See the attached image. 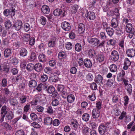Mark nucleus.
Returning a JSON list of instances; mask_svg holds the SVG:
<instances>
[{
  "instance_id": "obj_1",
  "label": "nucleus",
  "mask_w": 135,
  "mask_h": 135,
  "mask_svg": "<svg viewBox=\"0 0 135 135\" xmlns=\"http://www.w3.org/2000/svg\"><path fill=\"white\" fill-rule=\"evenodd\" d=\"M7 107L6 105L3 106L1 109V119H0V121L3 122V121L4 118L6 115L8 113Z\"/></svg>"
},
{
  "instance_id": "obj_2",
  "label": "nucleus",
  "mask_w": 135,
  "mask_h": 135,
  "mask_svg": "<svg viewBox=\"0 0 135 135\" xmlns=\"http://www.w3.org/2000/svg\"><path fill=\"white\" fill-rule=\"evenodd\" d=\"M67 14L66 11L65 10L63 11L61 9H55L53 12V14L55 16H58L61 15L62 16H65Z\"/></svg>"
},
{
  "instance_id": "obj_3",
  "label": "nucleus",
  "mask_w": 135,
  "mask_h": 135,
  "mask_svg": "<svg viewBox=\"0 0 135 135\" xmlns=\"http://www.w3.org/2000/svg\"><path fill=\"white\" fill-rule=\"evenodd\" d=\"M87 40L91 44L96 46L98 45L99 43V40L98 39L95 37L92 38L91 36L88 37Z\"/></svg>"
},
{
  "instance_id": "obj_4",
  "label": "nucleus",
  "mask_w": 135,
  "mask_h": 135,
  "mask_svg": "<svg viewBox=\"0 0 135 135\" xmlns=\"http://www.w3.org/2000/svg\"><path fill=\"white\" fill-rule=\"evenodd\" d=\"M110 57L111 60L114 61H117L119 58V55L118 52L113 50L111 52Z\"/></svg>"
},
{
  "instance_id": "obj_5",
  "label": "nucleus",
  "mask_w": 135,
  "mask_h": 135,
  "mask_svg": "<svg viewBox=\"0 0 135 135\" xmlns=\"http://www.w3.org/2000/svg\"><path fill=\"white\" fill-rule=\"evenodd\" d=\"M3 13L4 15L7 16L9 15L11 16H14L15 13V9L14 8L12 7L9 10H5Z\"/></svg>"
},
{
  "instance_id": "obj_6",
  "label": "nucleus",
  "mask_w": 135,
  "mask_h": 135,
  "mask_svg": "<svg viewBox=\"0 0 135 135\" xmlns=\"http://www.w3.org/2000/svg\"><path fill=\"white\" fill-rule=\"evenodd\" d=\"M62 28L65 31H69L70 30L71 26L70 24L68 22H63L61 25Z\"/></svg>"
},
{
  "instance_id": "obj_7",
  "label": "nucleus",
  "mask_w": 135,
  "mask_h": 135,
  "mask_svg": "<svg viewBox=\"0 0 135 135\" xmlns=\"http://www.w3.org/2000/svg\"><path fill=\"white\" fill-rule=\"evenodd\" d=\"M126 53L128 57L132 58L135 55V50L133 48L128 49L126 50Z\"/></svg>"
},
{
  "instance_id": "obj_8",
  "label": "nucleus",
  "mask_w": 135,
  "mask_h": 135,
  "mask_svg": "<svg viewBox=\"0 0 135 135\" xmlns=\"http://www.w3.org/2000/svg\"><path fill=\"white\" fill-rule=\"evenodd\" d=\"M56 38L55 37H53L49 41L48 44L49 47H53L55 46L56 44Z\"/></svg>"
},
{
  "instance_id": "obj_9",
  "label": "nucleus",
  "mask_w": 135,
  "mask_h": 135,
  "mask_svg": "<svg viewBox=\"0 0 135 135\" xmlns=\"http://www.w3.org/2000/svg\"><path fill=\"white\" fill-rule=\"evenodd\" d=\"M107 127L104 125H100L98 128V131L99 133L101 135H103L106 132Z\"/></svg>"
},
{
  "instance_id": "obj_10",
  "label": "nucleus",
  "mask_w": 135,
  "mask_h": 135,
  "mask_svg": "<svg viewBox=\"0 0 135 135\" xmlns=\"http://www.w3.org/2000/svg\"><path fill=\"white\" fill-rule=\"evenodd\" d=\"M85 16L87 18L90 20H94L95 18V15L94 13L92 11H89L88 12Z\"/></svg>"
},
{
  "instance_id": "obj_11",
  "label": "nucleus",
  "mask_w": 135,
  "mask_h": 135,
  "mask_svg": "<svg viewBox=\"0 0 135 135\" xmlns=\"http://www.w3.org/2000/svg\"><path fill=\"white\" fill-rule=\"evenodd\" d=\"M100 110L97 109H94L92 111V115L94 118H98L100 115Z\"/></svg>"
},
{
  "instance_id": "obj_12",
  "label": "nucleus",
  "mask_w": 135,
  "mask_h": 135,
  "mask_svg": "<svg viewBox=\"0 0 135 135\" xmlns=\"http://www.w3.org/2000/svg\"><path fill=\"white\" fill-rule=\"evenodd\" d=\"M103 78L102 76L100 74L96 75L94 79V81L95 83L98 84H100L102 83Z\"/></svg>"
},
{
  "instance_id": "obj_13",
  "label": "nucleus",
  "mask_w": 135,
  "mask_h": 135,
  "mask_svg": "<svg viewBox=\"0 0 135 135\" xmlns=\"http://www.w3.org/2000/svg\"><path fill=\"white\" fill-rule=\"evenodd\" d=\"M22 25V22L20 20L17 21L15 23L13 27L15 30L18 31L20 29Z\"/></svg>"
},
{
  "instance_id": "obj_14",
  "label": "nucleus",
  "mask_w": 135,
  "mask_h": 135,
  "mask_svg": "<svg viewBox=\"0 0 135 135\" xmlns=\"http://www.w3.org/2000/svg\"><path fill=\"white\" fill-rule=\"evenodd\" d=\"M105 56L102 53L98 54L96 56V59L98 62H101L103 61L104 59Z\"/></svg>"
},
{
  "instance_id": "obj_15",
  "label": "nucleus",
  "mask_w": 135,
  "mask_h": 135,
  "mask_svg": "<svg viewBox=\"0 0 135 135\" xmlns=\"http://www.w3.org/2000/svg\"><path fill=\"white\" fill-rule=\"evenodd\" d=\"M70 125L74 129H76L79 124L78 121L75 119H72L71 120Z\"/></svg>"
},
{
  "instance_id": "obj_16",
  "label": "nucleus",
  "mask_w": 135,
  "mask_h": 135,
  "mask_svg": "<svg viewBox=\"0 0 135 135\" xmlns=\"http://www.w3.org/2000/svg\"><path fill=\"white\" fill-rule=\"evenodd\" d=\"M78 28L79 33L80 34H82L85 31V25L82 23H80L78 25Z\"/></svg>"
},
{
  "instance_id": "obj_17",
  "label": "nucleus",
  "mask_w": 135,
  "mask_h": 135,
  "mask_svg": "<svg viewBox=\"0 0 135 135\" xmlns=\"http://www.w3.org/2000/svg\"><path fill=\"white\" fill-rule=\"evenodd\" d=\"M41 10L43 13L45 14H48L50 11L49 7L48 6L45 5L42 6Z\"/></svg>"
},
{
  "instance_id": "obj_18",
  "label": "nucleus",
  "mask_w": 135,
  "mask_h": 135,
  "mask_svg": "<svg viewBox=\"0 0 135 135\" xmlns=\"http://www.w3.org/2000/svg\"><path fill=\"white\" fill-rule=\"evenodd\" d=\"M84 64L85 67L88 68H90L92 65L91 61L88 59H85L84 60Z\"/></svg>"
},
{
  "instance_id": "obj_19",
  "label": "nucleus",
  "mask_w": 135,
  "mask_h": 135,
  "mask_svg": "<svg viewBox=\"0 0 135 135\" xmlns=\"http://www.w3.org/2000/svg\"><path fill=\"white\" fill-rule=\"evenodd\" d=\"M34 69L37 72H41L42 69V67L41 63H38L34 65Z\"/></svg>"
},
{
  "instance_id": "obj_20",
  "label": "nucleus",
  "mask_w": 135,
  "mask_h": 135,
  "mask_svg": "<svg viewBox=\"0 0 135 135\" xmlns=\"http://www.w3.org/2000/svg\"><path fill=\"white\" fill-rule=\"evenodd\" d=\"M5 118L6 120H9L12 119L14 117L13 112L12 111H10L7 113Z\"/></svg>"
},
{
  "instance_id": "obj_21",
  "label": "nucleus",
  "mask_w": 135,
  "mask_h": 135,
  "mask_svg": "<svg viewBox=\"0 0 135 135\" xmlns=\"http://www.w3.org/2000/svg\"><path fill=\"white\" fill-rule=\"evenodd\" d=\"M29 86L31 88L36 87L37 85V81L35 80H32L30 81L28 83Z\"/></svg>"
},
{
  "instance_id": "obj_22",
  "label": "nucleus",
  "mask_w": 135,
  "mask_h": 135,
  "mask_svg": "<svg viewBox=\"0 0 135 135\" xmlns=\"http://www.w3.org/2000/svg\"><path fill=\"white\" fill-rule=\"evenodd\" d=\"M30 33H25L23 34L22 38L24 41L28 42L30 40Z\"/></svg>"
},
{
  "instance_id": "obj_23",
  "label": "nucleus",
  "mask_w": 135,
  "mask_h": 135,
  "mask_svg": "<svg viewBox=\"0 0 135 135\" xmlns=\"http://www.w3.org/2000/svg\"><path fill=\"white\" fill-rule=\"evenodd\" d=\"M38 60L39 62H44L46 61L45 55L43 54H41L39 55Z\"/></svg>"
},
{
  "instance_id": "obj_24",
  "label": "nucleus",
  "mask_w": 135,
  "mask_h": 135,
  "mask_svg": "<svg viewBox=\"0 0 135 135\" xmlns=\"http://www.w3.org/2000/svg\"><path fill=\"white\" fill-rule=\"evenodd\" d=\"M107 34L109 36L111 37L113 35L114 30L113 28L109 27H108L105 29Z\"/></svg>"
},
{
  "instance_id": "obj_25",
  "label": "nucleus",
  "mask_w": 135,
  "mask_h": 135,
  "mask_svg": "<svg viewBox=\"0 0 135 135\" xmlns=\"http://www.w3.org/2000/svg\"><path fill=\"white\" fill-rule=\"evenodd\" d=\"M44 123L46 125H50L52 123V118L48 117L45 118L44 120Z\"/></svg>"
},
{
  "instance_id": "obj_26",
  "label": "nucleus",
  "mask_w": 135,
  "mask_h": 135,
  "mask_svg": "<svg viewBox=\"0 0 135 135\" xmlns=\"http://www.w3.org/2000/svg\"><path fill=\"white\" fill-rule=\"evenodd\" d=\"M27 97L26 96L23 95L19 98L20 102L21 104L25 103L26 101Z\"/></svg>"
},
{
  "instance_id": "obj_27",
  "label": "nucleus",
  "mask_w": 135,
  "mask_h": 135,
  "mask_svg": "<svg viewBox=\"0 0 135 135\" xmlns=\"http://www.w3.org/2000/svg\"><path fill=\"white\" fill-rule=\"evenodd\" d=\"M75 99V98L74 95L70 94L67 97V100L68 102L70 103L74 102Z\"/></svg>"
},
{
  "instance_id": "obj_28",
  "label": "nucleus",
  "mask_w": 135,
  "mask_h": 135,
  "mask_svg": "<svg viewBox=\"0 0 135 135\" xmlns=\"http://www.w3.org/2000/svg\"><path fill=\"white\" fill-rule=\"evenodd\" d=\"M10 103L13 106L17 105L18 102L17 99L15 98H11L10 100Z\"/></svg>"
},
{
  "instance_id": "obj_29",
  "label": "nucleus",
  "mask_w": 135,
  "mask_h": 135,
  "mask_svg": "<svg viewBox=\"0 0 135 135\" xmlns=\"http://www.w3.org/2000/svg\"><path fill=\"white\" fill-rule=\"evenodd\" d=\"M112 26L114 28L117 27L118 25L117 21L116 18L113 19L111 22Z\"/></svg>"
},
{
  "instance_id": "obj_30",
  "label": "nucleus",
  "mask_w": 135,
  "mask_h": 135,
  "mask_svg": "<svg viewBox=\"0 0 135 135\" xmlns=\"http://www.w3.org/2000/svg\"><path fill=\"white\" fill-rule=\"evenodd\" d=\"M96 54H97L96 52L93 49H90L89 50L88 55L89 57L93 58L95 56Z\"/></svg>"
},
{
  "instance_id": "obj_31",
  "label": "nucleus",
  "mask_w": 135,
  "mask_h": 135,
  "mask_svg": "<svg viewBox=\"0 0 135 135\" xmlns=\"http://www.w3.org/2000/svg\"><path fill=\"white\" fill-rule=\"evenodd\" d=\"M27 51L25 48L22 49L20 51V55L22 56H25L27 55Z\"/></svg>"
},
{
  "instance_id": "obj_32",
  "label": "nucleus",
  "mask_w": 135,
  "mask_h": 135,
  "mask_svg": "<svg viewBox=\"0 0 135 135\" xmlns=\"http://www.w3.org/2000/svg\"><path fill=\"white\" fill-rule=\"evenodd\" d=\"M90 118V115L89 114L85 113L82 116V120L85 121H88Z\"/></svg>"
},
{
  "instance_id": "obj_33",
  "label": "nucleus",
  "mask_w": 135,
  "mask_h": 135,
  "mask_svg": "<svg viewBox=\"0 0 135 135\" xmlns=\"http://www.w3.org/2000/svg\"><path fill=\"white\" fill-rule=\"evenodd\" d=\"M132 26L130 23H128L126 25V30L127 32H130L133 31L132 30Z\"/></svg>"
},
{
  "instance_id": "obj_34",
  "label": "nucleus",
  "mask_w": 135,
  "mask_h": 135,
  "mask_svg": "<svg viewBox=\"0 0 135 135\" xmlns=\"http://www.w3.org/2000/svg\"><path fill=\"white\" fill-rule=\"evenodd\" d=\"M126 90L127 91L128 95L129 96L131 95L132 90V85L131 84H128L126 88Z\"/></svg>"
},
{
  "instance_id": "obj_35",
  "label": "nucleus",
  "mask_w": 135,
  "mask_h": 135,
  "mask_svg": "<svg viewBox=\"0 0 135 135\" xmlns=\"http://www.w3.org/2000/svg\"><path fill=\"white\" fill-rule=\"evenodd\" d=\"M11 50L9 49H6L4 51V55L6 57H8L11 55Z\"/></svg>"
},
{
  "instance_id": "obj_36",
  "label": "nucleus",
  "mask_w": 135,
  "mask_h": 135,
  "mask_svg": "<svg viewBox=\"0 0 135 135\" xmlns=\"http://www.w3.org/2000/svg\"><path fill=\"white\" fill-rule=\"evenodd\" d=\"M40 23L42 25H45L46 22V18L44 17L41 16L40 19L39 20Z\"/></svg>"
},
{
  "instance_id": "obj_37",
  "label": "nucleus",
  "mask_w": 135,
  "mask_h": 135,
  "mask_svg": "<svg viewBox=\"0 0 135 135\" xmlns=\"http://www.w3.org/2000/svg\"><path fill=\"white\" fill-rule=\"evenodd\" d=\"M66 56V53L64 51L60 52L58 54V57L60 59L65 58Z\"/></svg>"
},
{
  "instance_id": "obj_38",
  "label": "nucleus",
  "mask_w": 135,
  "mask_h": 135,
  "mask_svg": "<svg viewBox=\"0 0 135 135\" xmlns=\"http://www.w3.org/2000/svg\"><path fill=\"white\" fill-rule=\"evenodd\" d=\"M60 93L61 94L62 97L64 98H66L67 95L69 94L67 92V89L66 88L65 89Z\"/></svg>"
},
{
  "instance_id": "obj_39",
  "label": "nucleus",
  "mask_w": 135,
  "mask_h": 135,
  "mask_svg": "<svg viewBox=\"0 0 135 135\" xmlns=\"http://www.w3.org/2000/svg\"><path fill=\"white\" fill-rule=\"evenodd\" d=\"M82 132L84 134H86L89 132V128L86 126L84 125L82 129Z\"/></svg>"
},
{
  "instance_id": "obj_40",
  "label": "nucleus",
  "mask_w": 135,
  "mask_h": 135,
  "mask_svg": "<svg viewBox=\"0 0 135 135\" xmlns=\"http://www.w3.org/2000/svg\"><path fill=\"white\" fill-rule=\"evenodd\" d=\"M110 71L112 72H115L117 70V68L116 66L114 64L111 65L109 67Z\"/></svg>"
},
{
  "instance_id": "obj_41",
  "label": "nucleus",
  "mask_w": 135,
  "mask_h": 135,
  "mask_svg": "<svg viewBox=\"0 0 135 135\" xmlns=\"http://www.w3.org/2000/svg\"><path fill=\"white\" fill-rule=\"evenodd\" d=\"M5 26L7 28L9 29L11 27L12 24L11 22L9 20H7L5 22Z\"/></svg>"
},
{
  "instance_id": "obj_42",
  "label": "nucleus",
  "mask_w": 135,
  "mask_h": 135,
  "mask_svg": "<svg viewBox=\"0 0 135 135\" xmlns=\"http://www.w3.org/2000/svg\"><path fill=\"white\" fill-rule=\"evenodd\" d=\"M34 67V65L31 63L28 64L27 66L26 69L28 71H31L33 70Z\"/></svg>"
},
{
  "instance_id": "obj_43",
  "label": "nucleus",
  "mask_w": 135,
  "mask_h": 135,
  "mask_svg": "<svg viewBox=\"0 0 135 135\" xmlns=\"http://www.w3.org/2000/svg\"><path fill=\"white\" fill-rule=\"evenodd\" d=\"M82 49L81 45L79 43L76 44L75 46V49L76 51L79 52L81 51Z\"/></svg>"
},
{
  "instance_id": "obj_44",
  "label": "nucleus",
  "mask_w": 135,
  "mask_h": 135,
  "mask_svg": "<svg viewBox=\"0 0 135 135\" xmlns=\"http://www.w3.org/2000/svg\"><path fill=\"white\" fill-rule=\"evenodd\" d=\"M36 58V54L34 52H32L31 53V55L29 57V59L30 61H33Z\"/></svg>"
},
{
  "instance_id": "obj_45",
  "label": "nucleus",
  "mask_w": 135,
  "mask_h": 135,
  "mask_svg": "<svg viewBox=\"0 0 135 135\" xmlns=\"http://www.w3.org/2000/svg\"><path fill=\"white\" fill-rule=\"evenodd\" d=\"M86 78L88 80L91 81L93 79V76L91 73H90L87 75Z\"/></svg>"
},
{
  "instance_id": "obj_46",
  "label": "nucleus",
  "mask_w": 135,
  "mask_h": 135,
  "mask_svg": "<svg viewBox=\"0 0 135 135\" xmlns=\"http://www.w3.org/2000/svg\"><path fill=\"white\" fill-rule=\"evenodd\" d=\"M24 28L26 32L28 31L30 29V25L27 23H25L24 24Z\"/></svg>"
},
{
  "instance_id": "obj_47",
  "label": "nucleus",
  "mask_w": 135,
  "mask_h": 135,
  "mask_svg": "<svg viewBox=\"0 0 135 135\" xmlns=\"http://www.w3.org/2000/svg\"><path fill=\"white\" fill-rule=\"evenodd\" d=\"M66 48L68 50L71 49L72 47V44L70 42H67L65 45Z\"/></svg>"
},
{
  "instance_id": "obj_48",
  "label": "nucleus",
  "mask_w": 135,
  "mask_h": 135,
  "mask_svg": "<svg viewBox=\"0 0 135 135\" xmlns=\"http://www.w3.org/2000/svg\"><path fill=\"white\" fill-rule=\"evenodd\" d=\"M55 89L53 86H51L48 88L47 91L49 94H52L55 91Z\"/></svg>"
},
{
  "instance_id": "obj_49",
  "label": "nucleus",
  "mask_w": 135,
  "mask_h": 135,
  "mask_svg": "<svg viewBox=\"0 0 135 135\" xmlns=\"http://www.w3.org/2000/svg\"><path fill=\"white\" fill-rule=\"evenodd\" d=\"M88 98L91 101H94L96 99V97L94 93H93L91 95L88 96Z\"/></svg>"
},
{
  "instance_id": "obj_50",
  "label": "nucleus",
  "mask_w": 135,
  "mask_h": 135,
  "mask_svg": "<svg viewBox=\"0 0 135 135\" xmlns=\"http://www.w3.org/2000/svg\"><path fill=\"white\" fill-rule=\"evenodd\" d=\"M78 9V6L77 5H74L72 6L71 10V11L74 13H76Z\"/></svg>"
},
{
  "instance_id": "obj_51",
  "label": "nucleus",
  "mask_w": 135,
  "mask_h": 135,
  "mask_svg": "<svg viewBox=\"0 0 135 135\" xmlns=\"http://www.w3.org/2000/svg\"><path fill=\"white\" fill-rule=\"evenodd\" d=\"M31 126H32L34 128H39L41 127L40 125L36 122H33L31 124Z\"/></svg>"
},
{
  "instance_id": "obj_52",
  "label": "nucleus",
  "mask_w": 135,
  "mask_h": 135,
  "mask_svg": "<svg viewBox=\"0 0 135 135\" xmlns=\"http://www.w3.org/2000/svg\"><path fill=\"white\" fill-rule=\"evenodd\" d=\"M1 86L3 87H6L7 85V80L6 78L2 79L1 83Z\"/></svg>"
},
{
  "instance_id": "obj_53",
  "label": "nucleus",
  "mask_w": 135,
  "mask_h": 135,
  "mask_svg": "<svg viewBox=\"0 0 135 135\" xmlns=\"http://www.w3.org/2000/svg\"><path fill=\"white\" fill-rule=\"evenodd\" d=\"M48 76L46 75H43L41 76L40 80L42 82H45L48 79Z\"/></svg>"
},
{
  "instance_id": "obj_54",
  "label": "nucleus",
  "mask_w": 135,
  "mask_h": 135,
  "mask_svg": "<svg viewBox=\"0 0 135 135\" xmlns=\"http://www.w3.org/2000/svg\"><path fill=\"white\" fill-rule=\"evenodd\" d=\"M29 41V44L31 46H32L35 44V38L33 37H31L30 38Z\"/></svg>"
},
{
  "instance_id": "obj_55",
  "label": "nucleus",
  "mask_w": 135,
  "mask_h": 135,
  "mask_svg": "<svg viewBox=\"0 0 135 135\" xmlns=\"http://www.w3.org/2000/svg\"><path fill=\"white\" fill-rule=\"evenodd\" d=\"M49 64L50 66L54 67L56 65V62L55 60H52L49 61Z\"/></svg>"
},
{
  "instance_id": "obj_56",
  "label": "nucleus",
  "mask_w": 135,
  "mask_h": 135,
  "mask_svg": "<svg viewBox=\"0 0 135 135\" xmlns=\"http://www.w3.org/2000/svg\"><path fill=\"white\" fill-rule=\"evenodd\" d=\"M129 100V99L127 95H126L124 97V104L125 106H126L128 104Z\"/></svg>"
},
{
  "instance_id": "obj_57",
  "label": "nucleus",
  "mask_w": 135,
  "mask_h": 135,
  "mask_svg": "<svg viewBox=\"0 0 135 135\" xmlns=\"http://www.w3.org/2000/svg\"><path fill=\"white\" fill-rule=\"evenodd\" d=\"M90 87L93 90H95L97 89V87L96 84L94 82H93L91 84Z\"/></svg>"
},
{
  "instance_id": "obj_58",
  "label": "nucleus",
  "mask_w": 135,
  "mask_h": 135,
  "mask_svg": "<svg viewBox=\"0 0 135 135\" xmlns=\"http://www.w3.org/2000/svg\"><path fill=\"white\" fill-rule=\"evenodd\" d=\"M124 64L127 66H130L131 64V62L127 58H126L124 60Z\"/></svg>"
},
{
  "instance_id": "obj_59",
  "label": "nucleus",
  "mask_w": 135,
  "mask_h": 135,
  "mask_svg": "<svg viewBox=\"0 0 135 135\" xmlns=\"http://www.w3.org/2000/svg\"><path fill=\"white\" fill-rule=\"evenodd\" d=\"M52 104L53 106H57L59 104V101L57 99H55L52 101Z\"/></svg>"
},
{
  "instance_id": "obj_60",
  "label": "nucleus",
  "mask_w": 135,
  "mask_h": 135,
  "mask_svg": "<svg viewBox=\"0 0 135 135\" xmlns=\"http://www.w3.org/2000/svg\"><path fill=\"white\" fill-rule=\"evenodd\" d=\"M65 89L64 86L61 85H59L57 87V90L60 93L62 91Z\"/></svg>"
},
{
  "instance_id": "obj_61",
  "label": "nucleus",
  "mask_w": 135,
  "mask_h": 135,
  "mask_svg": "<svg viewBox=\"0 0 135 135\" xmlns=\"http://www.w3.org/2000/svg\"><path fill=\"white\" fill-rule=\"evenodd\" d=\"M38 101H39V99L37 98H35L31 102V105H37V102Z\"/></svg>"
},
{
  "instance_id": "obj_62",
  "label": "nucleus",
  "mask_w": 135,
  "mask_h": 135,
  "mask_svg": "<svg viewBox=\"0 0 135 135\" xmlns=\"http://www.w3.org/2000/svg\"><path fill=\"white\" fill-rule=\"evenodd\" d=\"M52 123L54 126H56L59 125L60 122L59 120L58 119H56L54 120Z\"/></svg>"
},
{
  "instance_id": "obj_63",
  "label": "nucleus",
  "mask_w": 135,
  "mask_h": 135,
  "mask_svg": "<svg viewBox=\"0 0 135 135\" xmlns=\"http://www.w3.org/2000/svg\"><path fill=\"white\" fill-rule=\"evenodd\" d=\"M25 133L23 130H20L17 131L15 133V135H25Z\"/></svg>"
},
{
  "instance_id": "obj_64",
  "label": "nucleus",
  "mask_w": 135,
  "mask_h": 135,
  "mask_svg": "<svg viewBox=\"0 0 135 135\" xmlns=\"http://www.w3.org/2000/svg\"><path fill=\"white\" fill-rule=\"evenodd\" d=\"M30 116L31 119L33 120H35L37 118V115L34 113H31Z\"/></svg>"
}]
</instances>
